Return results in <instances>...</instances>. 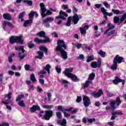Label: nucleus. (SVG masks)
I'll use <instances>...</instances> for the list:
<instances>
[{
  "mask_svg": "<svg viewBox=\"0 0 126 126\" xmlns=\"http://www.w3.org/2000/svg\"><path fill=\"white\" fill-rule=\"evenodd\" d=\"M63 48L65 49L67 48V46L65 45L63 40H58V46L56 47V51H59L61 52V56L63 60H66V59H67V54L65 51L63 50Z\"/></svg>",
  "mask_w": 126,
  "mask_h": 126,
  "instance_id": "1",
  "label": "nucleus"
},
{
  "mask_svg": "<svg viewBox=\"0 0 126 126\" xmlns=\"http://www.w3.org/2000/svg\"><path fill=\"white\" fill-rule=\"evenodd\" d=\"M82 17L80 15H77V14H75L72 17H69L66 24V26L69 27L71 25V20L73 22L74 24H77L79 19H81Z\"/></svg>",
  "mask_w": 126,
  "mask_h": 126,
  "instance_id": "2",
  "label": "nucleus"
},
{
  "mask_svg": "<svg viewBox=\"0 0 126 126\" xmlns=\"http://www.w3.org/2000/svg\"><path fill=\"white\" fill-rule=\"evenodd\" d=\"M23 36L21 35L19 36H12L9 38V42L11 44H15V43H19V44H23Z\"/></svg>",
  "mask_w": 126,
  "mask_h": 126,
  "instance_id": "3",
  "label": "nucleus"
},
{
  "mask_svg": "<svg viewBox=\"0 0 126 126\" xmlns=\"http://www.w3.org/2000/svg\"><path fill=\"white\" fill-rule=\"evenodd\" d=\"M123 60H124L123 57H120L119 55H116L113 61V65L111 67V69L116 70L117 68V63H121L123 62Z\"/></svg>",
  "mask_w": 126,
  "mask_h": 126,
  "instance_id": "4",
  "label": "nucleus"
},
{
  "mask_svg": "<svg viewBox=\"0 0 126 126\" xmlns=\"http://www.w3.org/2000/svg\"><path fill=\"white\" fill-rule=\"evenodd\" d=\"M40 6L41 7V15L42 17H45L47 14H52V11L47 10V9L45 8V4H44L43 3H41L40 4Z\"/></svg>",
  "mask_w": 126,
  "mask_h": 126,
  "instance_id": "5",
  "label": "nucleus"
},
{
  "mask_svg": "<svg viewBox=\"0 0 126 126\" xmlns=\"http://www.w3.org/2000/svg\"><path fill=\"white\" fill-rule=\"evenodd\" d=\"M15 50L16 51H21L23 53H19V58L20 61H22V60H23V59L25 58V54H24L25 50H24L23 46H19V47H15Z\"/></svg>",
  "mask_w": 126,
  "mask_h": 126,
  "instance_id": "6",
  "label": "nucleus"
},
{
  "mask_svg": "<svg viewBox=\"0 0 126 126\" xmlns=\"http://www.w3.org/2000/svg\"><path fill=\"white\" fill-rule=\"evenodd\" d=\"M22 98H24V95L23 94H20L19 95L16 99V101L17 102L19 101V105L20 107H23L24 108L25 107V103H24V101L21 100Z\"/></svg>",
  "mask_w": 126,
  "mask_h": 126,
  "instance_id": "7",
  "label": "nucleus"
},
{
  "mask_svg": "<svg viewBox=\"0 0 126 126\" xmlns=\"http://www.w3.org/2000/svg\"><path fill=\"white\" fill-rule=\"evenodd\" d=\"M122 103V101H121V99H120V97H118L117 98L116 101L112 100L110 102V105L113 109H116L117 107L116 106H120V104Z\"/></svg>",
  "mask_w": 126,
  "mask_h": 126,
  "instance_id": "8",
  "label": "nucleus"
},
{
  "mask_svg": "<svg viewBox=\"0 0 126 126\" xmlns=\"http://www.w3.org/2000/svg\"><path fill=\"white\" fill-rule=\"evenodd\" d=\"M102 63V61L101 58H99L97 59V63L96 62H92L91 65L93 68H96L97 67H100Z\"/></svg>",
  "mask_w": 126,
  "mask_h": 126,
  "instance_id": "9",
  "label": "nucleus"
},
{
  "mask_svg": "<svg viewBox=\"0 0 126 126\" xmlns=\"http://www.w3.org/2000/svg\"><path fill=\"white\" fill-rule=\"evenodd\" d=\"M34 42H35V43H37V44H40L41 43H49V42H51V41L50 40V38H49V37H46V39L43 40L40 39L36 37L34 39Z\"/></svg>",
  "mask_w": 126,
  "mask_h": 126,
  "instance_id": "10",
  "label": "nucleus"
},
{
  "mask_svg": "<svg viewBox=\"0 0 126 126\" xmlns=\"http://www.w3.org/2000/svg\"><path fill=\"white\" fill-rule=\"evenodd\" d=\"M83 104L85 107H89V105H91V101L89 97L87 96H84L83 98Z\"/></svg>",
  "mask_w": 126,
  "mask_h": 126,
  "instance_id": "11",
  "label": "nucleus"
},
{
  "mask_svg": "<svg viewBox=\"0 0 126 126\" xmlns=\"http://www.w3.org/2000/svg\"><path fill=\"white\" fill-rule=\"evenodd\" d=\"M53 20H54V19L53 17H48L46 19L43 20V24L44 26L47 28L50 27L49 23L53 22Z\"/></svg>",
  "mask_w": 126,
  "mask_h": 126,
  "instance_id": "12",
  "label": "nucleus"
},
{
  "mask_svg": "<svg viewBox=\"0 0 126 126\" xmlns=\"http://www.w3.org/2000/svg\"><path fill=\"white\" fill-rule=\"evenodd\" d=\"M67 16H68V15L67 14H66V13L63 11V10H61L60 12L59 16H57L56 17V19H59L60 18L61 19H65Z\"/></svg>",
  "mask_w": 126,
  "mask_h": 126,
  "instance_id": "13",
  "label": "nucleus"
},
{
  "mask_svg": "<svg viewBox=\"0 0 126 126\" xmlns=\"http://www.w3.org/2000/svg\"><path fill=\"white\" fill-rule=\"evenodd\" d=\"M72 71H73V68H65V71L63 72V73L64 74L65 76L68 77L69 76H70V74H72V73H71Z\"/></svg>",
  "mask_w": 126,
  "mask_h": 126,
  "instance_id": "14",
  "label": "nucleus"
},
{
  "mask_svg": "<svg viewBox=\"0 0 126 126\" xmlns=\"http://www.w3.org/2000/svg\"><path fill=\"white\" fill-rule=\"evenodd\" d=\"M53 116V111L51 110L46 111L45 112V115L44 116V119L46 121H49L50 120L51 117Z\"/></svg>",
  "mask_w": 126,
  "mask_h": 126,
  "instance_id": "15",
  "label": "nucleus"
},
{
  "mask_svg": "<svg viewBox=\"0 0 126 126\" xmlns=\"http://www.w3.org/2000/svg\"><path fill=\"white\" fill-rule=\"evenodd\" d=\"M89 29V26L85 25L83 27H80L79 30L80 31L81 35L86 34V30Z\"/></svg>",
  "mask_w": 126,
  "mask_h": 126,
  "instance_id": "16",
  "label": "nucleus"
},
{
  "mask_svg": "<svg viewBox=\"0 0 126 126\" xmlns=\"http://www.w3.org/2000/svg\"><path fill=\"white\" fill-rule=\"evenodd\" d=\"M103 91L100 89L97 93L95 92H93L92 95H93L94 98H99L101 95H103Z\"/></svg>",
  "mask_w": 126,
  "mask_h": 126,
  "instance_id": "17",
  "label": "nucleus"
},
{
  "mask_svg": "<svg viewBox=\"0 0 126 126\" xmlns=\"http://www.w3.org/2000/svg\"><path fill=\"white\" fill-rule=\"evenodd\" d=\"M120 82H123V84H125V81H123L122 79H120L118 76H116L115 77V79L113 80V83H114V84H115V85H117L120 83Z\"/></svg>",
  "mask_w": 126,
  "mask_h": 126,
  "instance_id": "18",
  "label": "nucleus"
},
{
  "mask_svg": "<svg viewBox=\"0 0 126 126\" xmlns=\"http://www.w3.org/2000/svg\"><path fill=\"white\" fill-rule=\"evenodd\" d=\"M67 77L68 78H71V80L74 82H77V81H79V79L77 78V76H76V75L73 74H70V76Z\"/></svg>",
  "mask_w": 126,
  "mask_h": 126,
  "instance_id": "19",
  "label": "nucleus"
},
{
  "mask_svg": "<svg viewBox=\"0 0 126 126\" xmlns=\"http://www.w3.org/2000/svg\"><path fill=\"white\" fill-rule=\"evenodd\" d=\"M12 95V93H9V94H6V96L8 97V100L5 101H2V103L4 104H9L10 103V99H11V96Z\"/></svg>",
  "mask_w": 126,
  "mask_h": 126,
  "instance_id": "20",
  "label": "nucleus"
},
{
  "mask_svg": "<svg viewBox=\"0 0 126 126\" xmlns=\"http://www.w3.org/2000/svg\"><path fill=\"white\" fill-rule=\"evenodd\" d=\"M116 31L115 30L110 31V29H108L106 32H104V34L108 36L114 35Z\"/></svg>",
  "mask_w": 126,
  "mask_h": 126,
  "instance_id": "21",
  "label": "nucleus"
},
{
  "mask_svg": "<svg viewBox=\"0 0 126 126\" xmlns=\"http://www.w3.org/2000/svg\"><path fill=\"white\" fill-rule=\"evenodd\" d=\"M58 110L61 111L62 113H63L65 111H71L72 110V107H70L68 109H64L63 106H58Z\"/></svg>",
  "mask_w": 126,
  "mask_h": 126,
  "instance_id": "22",
  "label": "nucleus"
},
{
  "mask_svg": "<svg viewBox=\"0 0 126 126\" xmlns=\"http://www.w3.org/2000/svg\"><path fill=\"white\" fill-rule=\"evenodd\" d=\"M5 26H8L9 27H11V28H13V25H12V24H11V23L9 22H6L5 21L3 22V29L5 30Z\"/></svg>",
  "mask_w": 126,
  "mask_h": 126,
  "instance_id": "23",
  "label": "nucleus"
},
{
  "mask_svg": "<svg viewBox=\"0 0 126 126\" xmlns=\"http://www.w3.org/2000/svg\"><path fill=\"white\" fill-rule=\"evenodd\" d=\"M40 110V106L39 105H33L30 108L31 112H34L35 111Z\"/></svg>",
  "mask_w": 126,
  "mask_h": 126,
  "instance_id": "24",
  "label": "nucleus"
},
{
  "mask_svg": "<svg viewBox=\"0 0 126 126\" xmlns=\"http://www.w3.org/2000/svg\"><path fill=\"white\" fill-rule=\"evenodd\" d=\"M32 22H33V20H28L25 21L24 23V26L25 27H27V26H29V25H31L32 24Z\"/></svg>",
  "mask_w": 126,
  "mask_h": 126,
  "instance_id": "25",
  "label": "nucleus"
},
{
  "mask_svg": "<svg viewBox=\"0 0 126 126\" xmlns=\"http://www.w3.org/2000/svg\"><path fill=\"white\" fill-rule=\"evenodd\" d=\"M90 84H91V85H93L92 81L88 80L85 83L83 84V88H87V87H88Z\"/></svg>",
  "mask_w": 126,
  "mask_h": 126,
  "instance_id": "26",
  "label": "nucleus"
},
{
  "mask_svg": "<svg viewBox=\"0 0 126 126\" xmlns=\"http://www.w3.org/2000/svg\"><path fill=\"white\" fill-rule=\"evenodd\" d=\"M59 125L62 126H66V119H63L62 121H58Z\"/></svg>",
  "mask_w": 126,
  "mask_h": 126,
  "instance_id": "27",
  "label": "nucleus"
},
{
  "mask_svg": "<svg viewBox=\"0 0 126 126\" xmlns=\"http://www.w3.org/2000/svg\"><path fill=\"white\" fill-rule=\"evenodd\" d=\"M38 36L39 37H42V38H45L44 39H46V37L48 36H46V33H45V32L41 31L37 33Z\"/></svg>",
  "mask_w": 126,
  "mask_h": 126,
  "instance_id": "28",
  "label": "nucleus"
},
{
  "mask_svg": "<svg viewBox=\"0 0 126 126\" xmlns=\"http://www.w3.org/2000/svg\"><path fill=\"white\" fill-rule=\"evenodd\" d=\"M3 17L6 20H10L11 19V16L9 14H4L3 15Z\"/></svg>",
  "mask_w": 126,
  "mask_h": 126,
  "instance_id": "29",
  "label": "nucleus"
},
{
  "mask_svg": "<svg viewBox=\"0 0 126 126\" xmlns=\"http://www.w3.org/2000/svg\"><path fill=\"white\" fill-rule=\"evenodd\" d=\"M37 54L39 56L36 57V58L39 59V60H42V59H43V57H44V53L42 52V51H38Z\"/></svg>",
  "mask_w": 126,
  "mask_h": 126,
  "instance_id": "30",
  "label": "nucleus"
},
{
  "mask_svg": "<svg viewBox=\"0 0 126 126\" xmlns=\"http://www.w3.org/2000/svg\"><path fill=\"white\" fill-rule=\"evenodd\" d=\"M94 77H95V73L93 72L90 75L88 80L90 81H92V80H94Z\"/></svg>",
  "mask_w": 126,
  "mask_h": 126,
  "instance_id": "31",
  "label": "nucleus"
},
{
  "mask_svg": "<svg viewBox=\"0 0 126 126\" xmlns=\"http://www.w3.org/2000/svg\"><path fill=\"white\" fill-rule=\"evenodd\" d=\"M94 60V56L93 55H91V56H87V63H90L92 61Z\"/></svg>",
  "mask_w": 126,
  "mask_h": 126,
  "instance_id": "32",
  "label": "nucleus"
},
{
  "mask_svg": "<svg viewBox=\"0 0 126 126\" xmlns=\"http://www.w3.org/2000/svg\"><path fill=\"white\" fill-rule=\"evenodd\" d=\"M43 68L47 71L48 74H50V69L51 68V65L50 64H47Z\"/></svg>",
  "mask_w": 126,
  "mask_h": 126,
  "instance_id": "33",
  "label": "nucleus"
},
{
  "mask_svg": "<svg viewBox=\"0 0 126 126\" xmlns=\"http://www.w3.org/2000/svg\"><path fill=\"white\" fill-rule=\"evenodd\" d=\"M40 51H41L42 52H44V53H45V54H47L48 52V49L47 48L43 46H41L39 47Z\"/></svg>",
  "mask_w": 126,
  "mask_h": 126,
  "instance_id": "34",
  "label": "nucleus"
},
{
  "mask_svg": "<svg viewBox=\"0 0 126 126\" xmlns=\"http://www.w3.org/2000/svg\"><path fill=\"white\" fill-rule=\"evenodd\" d=\"M23 2H25V3H27L30 5V6H31L33 4V2H32V0H24Z\"/></svg>",
  "mask_w": 126,
  "mask_h": 126,
  "instance_id": "35",
  "label": "nucleus"
},
{
  "mask_svg": "<svg viewBox=\"0 0 126 126\" xmlns=\"http://www.w3.org/2000/svg\"><path fill=\"white\" fill-rule=\"evenodd\" d=\"M42 108L43 109H45L46 110H49L50 109H52L53 108V105H42Z\"/></svg>",
  "mask_w": 126,
  "mask_h": 126,
  "instance_id": "36",
  "label": "nucleus"
},
{
  "mask_svg": "<svg viewBox=\"0 0 126 126\" xmlns=\"http://www.w3.org/2000/svg\"><path fill=\"white\" fill-rule=\"evenodd\" d=\"M98 54L99 55H100V56H101V57H102V58H105V56H106V52L100 50Z\"/></svg>",
  "mask_w": 126,
  "mask_h": 126,
  "instance_id": "37",
  "label": "nucleus"
},
{
  "mask_svg": "<svg viewBox=\"0 0 126 126\" xmlns=\"http://www.w3.org/2000/svg\"><path fill=\"white\" fill-rule=\"evenodd\" d=\"M31 80L32 82H36L37 81V80H36V78H35V75L34 74H32L31 75Z\"/></svg>",
  "mask_w": 126,
  "mask_h": 126,
  "instance_id": "38",
  "label": "nucleus"
},
{
  "mask_svg": "<svg viewBox=\"0 0 126 126\" xmlns=\"http://www.w3.org/2000/svg\"><path fill=\"white\" fill-rule=\"evenodd\" d=\"M24 14H25V12H23L19 15V18L21 19V21H24V19H23V16H24Z\"/></svg>",
  "mask_w": 126,
  "mask_h": 126,
  "instance_id": "39",
  "label": "nucleus"
},
{
  "mask_svg": "<svg viewBox=\"0 0 126 126\" xmlns=\"http://www.w3.org/2000/svg\"><path fill=\"white\" fill-rule=\"evenodd\" d=\"M112 11L114 13V14H116L117 15H118V14H121V11L119 10L112 9Z\"/></svg>",
  "mask_w": 126,
  "mask_h": 126,
  "instance_id": "40",
  "label": "nucleus"
},
{
  "mask_svg": "<svg viewBox=\"0 0 126 126\" xmlns=\"http://www.w3.org/2000/svg\"><path fill=\"white\" fill-rule=\"evenodd\" d=\"M107 26L109 28L108 29H109V30H111V29H114V28H115V25H114L111 23H109L107 25Z\"/></svg>",
  "mask_w": 126,
  "mask_h": 126,
  "instance_id": "41",
  "label": "nucleus"
},
{
  "mask_svg": "<svg viewBox=\"0 0 126 126\" xmlns=\"http://www.w3.org/2000/svg\"><path fill=\"white\" fill-rule=\"evenodd\" d=\"M34 15V12H31V13L29 14V16L30 17V20H33V16Z\"/></svg>",
  "mask_w": 126,
  "mask_h": 126,
  "instance_id": "42",
  "label": "nucleus"
},
{
  "mask_svg": "<svg viewBox=\"0 0 126 126\" xmlns=\"http://www.w3.org/2000/svg\"><path fill=\"white\" fill-rule=\"evenodd\" d=\"M66 112H70V111H65L63 112L64 114V117H65V118H68V117L70 116V114L67 113Z\"/></svg>",
  "mask_w": 126,
  "mask_h": 126,
  "instance_id": "43",
  "label": "nucleus"
},
{
  "mask_svg": "<svg viewBox=\"0 0 126 126\" xmlns=\"http://www.w3.org/2000/svg\"><path fill=\"white\" fill-rule=\"evenodd\" d=\"M28 47L30 49H33L34 47H35V45L32 43V42H30L28 44Z\"/></svg>",
  "mask_w": 126,
  "mask_h": 126,
  "instance_id": "44",
  "label": "nucleus"
},
{
  "mask_svg": "<svg viewBox=\"0 0 126 126\" xmlns=\"http://www.w3.org/2000/svg\"><path fill=\"white\" fill-rule=\"evenodd\" d=\"M61 82H62V83H63L64 84H65L64 85L65 87H67V86L66 85V84H68V81L65 80H61Z\"/></svg>",
  "mask_w": 126,
  "mask_h": 126,
  "instance_id": "45",
  "label": "nucleus"
},
{
  "mask_svg": "<svg viewBox=\"0 0 126 126\" xmlns=\"http://www.w3.org/2000/svg\"><path fill=\"white\" fill-rule=\"evenodd\" d=\"M56 116L58 119H62V113L61 112H57L56 113Z\"/></svg>",
  "mask_w": 126,
  "mask_h": 126,
  "instance_id": "46",
  "label": "nucleus"
},
{
  "mask_svg": "<svg viewBox=\"0 0 126 126\" xmlns=\"http://www.w3.org/2000/svg\"><path fill=\"white\" fill-rule=\"evenodd\" d=\"M95 121H96V120L95 119V118H93V119H87V121L88 122V123H90V124H92V123H93V122H95Z\"/></svg>",
  "mask_w": 126,
  "mask_h": 126,
  "instance_id": "47",
  "label": "nucleus"
},
{
  "mask_svg": "<svg viewBox=\"0 0 126 126\" xmlns=\"http://www.w3.org/2000/svg\"><path fill=\"white\" fill-rule=\"evenodd\" d=\"M100 10L101 11V12H102V13H103V14H106L107 13V10L106 9H105L104 7H101L100 9Z\"/></svg>",
  "mask_w": 126,
  "mask_h": 126,
  "instance_id": "48",
  "label": "nucleus"
},
{
  "mask_svg": "<svg viewBox=\"0 0 126 126\" xmlns=\"http://www.w3.org/2000/svg\"><path fill=\"white\" fill-rule=\"evenodd\" d=\"M55 69L58 73H61V72H62V69L59 68L58 66L56 67Z\"/></svg>",
  "mask_w": 126,
  "mask_h": 126,
  "instance_id": "49",
  "label": "nucleus"
},
{
  "mask_svg": "<svg viewBox=\"0 0 126 126\" xmlns=\"http://www.w3.org/2000/svg\"><path fill=\"white\" fill-rule=\"evenodd\" d=\"M112 115H123V113H122V111H116L115 112H113Z\"/></svg>",
  "mask_w": 126,
  "mask_h": 126,
  "instance_id": "50",
  "label": "nucleus"
},
{
  "mask_svg": "<svg viewBox=\"0 0 126 126\" xmlns=\"http://www.w3.org/2000/svg\"><path fill=\"white\" fill-rule=\"evenodd\" d=\"M103 4H104V5L105 6V7H107L108 8H110L111 7L110 5V4H109L107 2H104Z\"/></svg>",
  "mask_w": 126,
  "mask_h": 126,
  "instance_id": "51",
  "label": "nucleus"
},
{
  "mask_svg": "<svg viewBox=\"0 0 126 126\" xmlns=\"http://www.w3.org/2000/svg\"><path fill=\"white\" fill-rule=\"evenodd\" d=\"M84 46L85 48L89 50V51H90L91 50V48H92V46H89L86 44H84Z\"/></svg>",
  "mask_w": 126,
  "mask_h": 126,
  "instance_id": "52",
  "label": "nucleus"
},
{
  "mask_svg": "<svg viewBox=\"0 0 126 126\" xmlns=\"http://www.w3.org/2000/svg\"><path fill=\"white\" fill-rule=\"evenodd\" d=\"M81 46H82V44L78 42H77L76 43V46L77 48V49H80L81 48Z\"/></svg>",
  "mask_w": 126,
  "mask_h": 126,
  "instance_id": "53",
  "label": "nucleus"
},
{
  "mask_svg": "<svg viewBox=\"0 0 126 126\" xmlns=\"http://www.w3.org/2000/svg\"><path fill=\"white\" fill-rule=\"evenodd\" d=\"M25 68L26 70H29L30 69V65L29 64H26L25 65Z\"/></svg>",
  "mask_w": 126,
  "mask_h": 126,
  "instance_id": "54",
  "label": "nucleus"
},
{
  "mask_svg": "<svg viewBox=\"0 0 126 126\" xmlns=\"http://www.w3.org/2000/svg\"><path fill=\"white\" fill-rule=\"evenodd\" d=\"M8 61L9 63H12V62H13V60H12V57H11V56H9L8 58Z\"/></svg>",
  "mask_w": 126,
  "mask_h": 126,
  "instance_id": "55",
  "label": "nucleus"
},
{
  "mask_svg": "<svg viewBox=\"0 0 126 126\" xmlns=\"http://www.w3.org/2000/svg\"><path fill=\"white\" fill-rule=\"evenodd\" d=\"M82 98H81V97H80V96H78L77 97V99H76V102H77V103H79V102H80V101H81V100H82Z\"/></svg>",
  "mask_w": 126,
  "mask_h": 126,
  "instance_id": "56",
  "label": "nucleus"
},
{
  "mask_svg": "<svg viewBox=\"0 0 126 126\" xmlns=\"http://www.w3.org/2000/svg\"><path fill=\"white\" fill-rule=\"evenodd\" d=\"M94 6H95V7L96 8H100V7H101L102 6V4H95L94 5Z\"/></svg>",
  "mask_w": 126,
  "mask_h": 126,
  "instance_id": "57",
  "label": "nucleus"
},
{
  "mask_svg": "<svg viewBox=\"0 0 126 126\" xmlns=\"http://www.w3.org/2000/svg\"><path fill=\"white\" fill-rule=\"evenodd\" d=\"M1 126H9V124L7 123H2Z\"/></svg>",
  "mask_w": 126,
  "mask_h": 126,
  "instance_id": "58",
  "label": "nucleus"
},
{
  "mask_svg": "<svg viewBox=\"0 0 126 126\" xmlns=\"http://www.w3.org/2000/svg\"><path fill=\"white\" fill-rule=\"evenodd\" d=\"M95 106H96L97 107H99L101 104H100V102L99 101H95L94 103Z\"/></svg>",
  "mask_w": 126,
  "mask_h": 126,
  "instance_id": "59",
  "label": "nucleus"
},
{
  "mask_svg": "<svg viewBox=\"0 0 126 126\" xmlns=\"http://www.w3.org/2000/svg\"><path fill=\"white\" fill-rule=\"evenodd\" d=\"M46 72V71L42 70L39 72V74H45Z\"/></svg>",
  "mask_w": 126,
  "mask_h": 126,
  "instance_id": "60",
  "label": "nucleus"
},
{
  "mask_svg": "<svg viewBox=\"0 0 126 126\" xmlns=\"http://www.w3.org/2000/svg\"><path fill=\"white\" fill-rule=\"evenodd\" d=\"M39 83L41 84H44V83H45V81L43 79H40Z\"/></svg>",
  "mask_w": 126,
  "mask_h": 126,
  "instance_id": "61",
  "label": "nucleus"
},
{
  "mask_svg": "<svg viewBox=\"0 0 126 126\" xmlns=\"http://www.w3.org/2000/svg\"><path fill=\"white\" fill-rule=\"evenodd\" d=\"M87 119H88V118H84L82 119L83 123H84V124H86V123H87Z\"/></svg>",
  "mask_w": 126,
  "mask_h": 126,
  "instance_id": "62",
  "label": "nucleus"
},
{
  "mask_svg": "<svg viewBox=\"0 0 126 126\" xmlns=\"http://www.w3.org/2000/svg\"><path fill=\"white\" fill-rule=\"evenodd\" d=\"M8 74H9V75H13L14 74V72L13 71L11 70H9L8 71Z\"/></svg>",
  "mask_w": 126,
  "mask_h": 126,
  "instance_id": "63",
  "label": "nucleus"
},
{
  "mask_svg": "<svg viewBox=\"0 0 126 126\" xmlns=\"http://www.w3.org/2000/svg\"><path fill=\"white\" fill-rule=\"evenodd\" d=\"M73 13L75 14L76 13V12H77V9H76V8H75V7H73Z\"/></svg>",
  "mask_w": 126,
  "mask_h": 126,
  "instance_id": "64",
  "label": "nucleus"
}]
</instances>
